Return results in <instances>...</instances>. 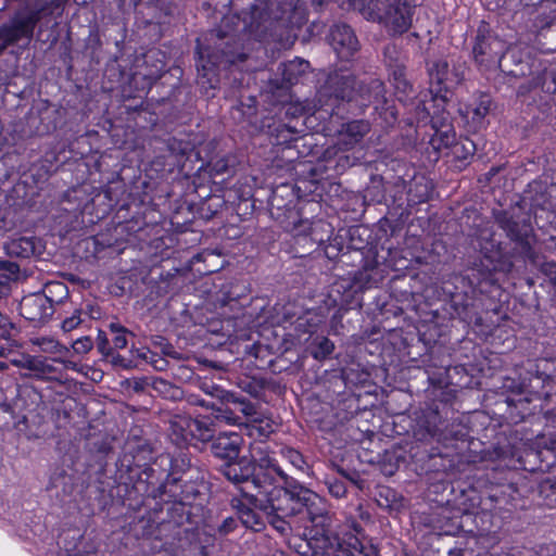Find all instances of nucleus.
<instances>
[{"label":"nucleus","instance_id":"obj_1","mask_svg":"<svg viewBox=\"0 0 556 556\" xmlns=\"http://www.w3.org/2000/svg\"><path fill=\"white\" fill-rule=\"evenodd\" d=\"M253 483L256 493L249 495V502L266 516L273 514L293 516L301 513L302 507H305L314 527V530H305L303 533L307 545L314 549V554L320 549L330 555V552L326 549L329 516L326 504L318 494L303 486H294L292 490L276 486L268 472L264 473V480L258 477L254 478Z\"/></svg>","mask_w":556,"mask_h":556},{"label":"nucleus","instance_id":"obj_2","mask_svg":"<svg viewBox=\"0 0 556 556\" xmlns=\"http://www.w3.org/2000/svg\"><path fill=\"white\" fill-rule=\"evenodd\" d=\"M352 4L365 18L382 23L393 34H403L412 26L415 5L408 0H388L383 12L379 0H352Z\"/></svg>","mask_w":556,"mask_h":556},{"label":"nucleus","instance_id":"obj_3","mask_svg":"<svg viewBox=\"0 0 556 556\" xmlns=\"http://www.w3.org/2000/svg\"><path fill=\"white\" fill-rule=\"evenodd\" d=\"M428 73L430 79V92L432 94V105L426 106L429 115L432 117H444L442 114L448 108L450 89L460 83L462 77L458 73L448 68V63L445 60L437 59L429 63Z\"/></svg>","mask_w":556,"mask_h":556},{"label":"nucleus","instance_id":"obj_4","mask_svg":"<svg viewBox=\"0 0 556 556\" xmlns=\"http://www.w3.org/2000/svg\"><path fill=\"white\" fill-rule=\"evenodd\" d=\"M506 50L505 43L497 37H478L473 54L480 64L498 65Z\"/></svg>","mask_w":556,"mask_h":556},{"label":"nucleus","instance_id":"obj_5","mask_svg":"<svg viewBox=\"0 0 556 556\" xmlns=\"http://www.w3.org/2000/svg\"><path fill=\"white\" fill-rule=\"evenodd\" d=\"M36 22L37 16L30 14L27 16H17L12 21L11 25L2 27L0 29V51L21 38H29Z\"/></svg>","mask_w":556,"mask_h":556},{"label":"nucleus","instance_id":"obj_6","mask_svg":"<svg viewBox=\"0 0 556 556\" xmlns=\"http://www.w3.org/2000/svg\"><path fill=\"white\" fill-rule=\"evenodd\" d=\"M329 38L333 50L341 59H349L358 49V41L353 30L345 24L334 25Z\"/></svg>","mask_w":556,"mask_h":556},{"label":"nucleus","instance_id":"obj_7","mask_svg":"<svg viewBox=\"0 0 556 556\" xmlns=\"http://www.w3.org/2000/svg\"><path fill=\"white\" fill-rule=\"evenodd\" d=\"M224 475L228 480L235 483H247L244 492H247L249 489L248 484H251L255 488V484L253 483L254 478L258 477L261 480H264V475L262 476L261 472L255 473V466L248 459H240L239 462L227 463L224 466Z\"/></svg>","mask_w":556,"mask_h":556},{"label":"nucleus","instance_id":"obj_8","mask_svg":"<svg viewBox=\"0 0 556 556\" xmlns=\"http://www.w3.org/2000/svg\"><path fill=\"white\" fill-rule=\"evenodd\" d=\"M241 437L238 433H222L214 441L213 453L220 458L235 459L239 455Z\"/></svg>","mask_w":556,"mask_h":556},{"label":"nucleus","instance_id":"obj_9","mask_svg":"<svg viewBox=\"0 0 556 556\" xmlns=\"http://www.w3.org/2000/svg\"><path fill=\"white\" fill-rule=\"evenodd\" d=\"M491 100L486 96L480 97L475 103L468 106L465 111L459 109V113L466 118L470 119L476 126L481 125L482 121L489 113Z\"/></svg>","mask_w":556,"mask_h":556},{"label":"nucleus","instance_id":"obj_10","mask_svg":"<svg viewBox=\"0 0 556 556\" xmlns=\"http://www.w3.org/2000/svg\"><path fill=\"white\" fill-rule=\"evenodd\" d=\"M8 249L11 254L29 257L37 251V240L35 238L21 237L11 241Z\"/></svg>","mask_w":556,"mask_h":556},{"label":"nucleus","instance_id":"obj_11","mask_svg":"<svg viewBox=\"0 0 556 556\" xmlns=\"http://www.w3.org/2000/svg\"><path fill=\"white\" fill-rule=\"evenodd\" d=\"M239 519L242 525L252 530H260L263 526L262 517L253 508L243 506L239 509Z\"/></svg>","mask_w":556,"mask_h":556},{"label":"nucleus","instance_id":"obj_12","mask_svg":"<svg viewBox=\"0 0 556 556\" xmlns=\"http://www.w3.org/2000/svg\"><path fill=\"white\" fill-rule=\"evenodd\" d=\"M307 67L308 63L300 59H295L287 64H283L282 75L285 80L291 84L294 79H296V76L304 73Z\"/></svg>","mask_w":556,"mask_h":556},{"label":"nucleus","instance_id":"obj_13","mask_svg":"<svg viewBox=\"0 0 556 556\" xmlns=\"http://www.w3.org/2000/svg\"><path fill=\"white\" fill-rule=\"evenodd\" d=\"M111 331L114 333L113 344L116 350H123L127 345L126 330L116 324L110 325Z\"/></svg>","mask_w":556,"mask_h":556},{"label":"nucleus","instance_id":"obj_14","mask_svg":"<svg viewBox=\"0 0 556 556\" xmlns=\"http://www.w3.org/2000/svg\"><path fill=\"white\" fill-rule=\"evenodd\" d=\"M252 428L258 431L261 437H267L274 431V425L268 418L253 417L251 419Z\"/></svg>","mask_w":556,"mask_h":556},{"label":"nucleus","instance_id":"obj_15","mask_svg":"<svg viewBox=\"0 0 556 556\" xmlns=\"http://www.w3.org/2000/svg\"><path fill=\"white\" fill-rule=\"evenodd\" d=\"M199 55H200V63H199V71L202 72L201 76H202V79L204 78H207V81L211 84V86L213 87V78L210 76L211 73H213L214 71V67H215V63H212L210 60H205V55H204V52L202 51L201 48H199Z\"/></svg>","mask_w":556,"mask_h":556},{"label":"nucleus","instance_id":"obj_16","mask_svg":"<svg viewBox=\"0 0 556 556\" xmlns=\"http://www.w3.org/2000/svg\"><path fill=\"white\" fill-rule=\"evenodd\" d=\"M333 348V343L329 339L321 338L318 342L317 349L314 351V357L325 358L332 353Z\"/></svg>","mask_w":556,"mask_h":556},{"label":"nucleus","instance_id":"obj_17","mask_svg":"<svg viewBox=\"0 0 556 556\" xmlns=\"http://www.w3.org/2000/svg\"><path fill=\"white\" fill-rule=\"evenodd\" d=\"M368 129V125L364 122H352L348 124L346 131L352 135L355 140H357V137H362Z\"/></svg>","mask_w":556,"mask_h":556},{"label":"nucleus","instance_id":"obj_18","mask_svg":"<svg viewBox=\"0 0 556 556\" xmlns=\"http://www.w3.org/2000/svg\"><path fill=\"white\" fill-rule=\"evenodd\" d=\"M286 516L273 514L270 516H267L269 522L273 525V527L278 530L280 533H285L288 529L287 522L283 520Z\"/></svg>","mask_w":556,"mask_h":556},{"label":"nucleus","instance_id":"obj_19","mask_svg":"<svg viewBox=\"0 0 556 556\" xmlns=\"http://www.w3.org/2000/svg\"><path fill=\"white\" fill-rule=\"evenodd\" d=\"M90 552H87L84 548V542L79 541L78 543H75L73 547H67L65 553L61 556H88Z\"/></svg>","mask_w":556,"mask_h":556},{"label":"nucleus","instance_id":"obj_20","mask_svg":"<svg viewBox=\"0 0 556 556\" xmlns=\"http://www.w3.org/2000/svg\"><path fill=\"white\" fill-rule=\"evenodd\" d=\"M394 80H395V88L397 90L405 92L406 89L408 88V84H407L406 79L404 78V75L401 71L394 72Z\"/></svg>","mask_w":556,"mask_h":556},{"label":"nucleus","instance_id":"obj_21","mask_svg":"<svg viewBox=\"0 0 556 556\" xmlns=\"http://www.w3.org/2000/svg\"><path fill=\"white\" fill-rule=\"evenodd\" d=\"M511 264L506 261H497L492 265L491 270L494 271H509Z\"/></svg>","mask_w":556,"mask_h":556},{"label":"nucleus","instance_id":"obj_22","mask_svg":"<svg viewBox=\"0 0 556 556\" xmlns=\"http://www.w3.org/2000/svg\"><path fill=\"white\" fill-rule=\"evenodd\" d=\"M74 349L76 351H88L91 349V341L89 339H81V340H77L75 343H74Z\"/></svg>","mask_w":556,"mask_h":556},{"label":"nucleus","instance_id":"obj_23","mask_svg":"<svg viewBox=\"0 0 556 556\" xmlns=\"http://www.w3.org/2000/svg\"><path fill=\"white\" fill-rule=\"evenodd\" d=\"M80 323V318L77 317V316H73L71 318H67L64 320L63 323V329L64 330H72L74 329L75 327H77Z\"/></svg>","mask_w":556,"mask_h":556},{"label":"nucleus","instance_id":"obj_24","mask_svg":"<svg viewBox=\"0 0 556 556\" xmlns=\"http://www.w3.org/2000/svg\"><path fill=\"white\" fill-rule=\"evenodd\" d=\"M330 492L339 497L344 493V490L341 484H336L330 488Z\"/></svg>","mask_w":556,"mask_h":556},{"label":"nucleus","instance_id":"obj_25","mask_svg":"<svg viewBox=\"0 0 556 556\" xmlns=\"http://www.w3.org/2000/svg\"><path fill=\"white\" fill-rule=\"evenodd\" d=\"M28 301H33L36 304H41L45 301V299L42 296H36L34 299H29Z\"/></svg>","mask_w":556,"mask_h":556},{"label":"nucleus","instance_id":"obj_26","mask_svg":"<svg viewBox=\"0 0 556 556\" xmlns=\"http://www.w3.org/2000/svg\"><path fill=\"white\" fill-rule=\"evenodd\" d=\"M201 437H202V439H203V440H205V439L210 438V437H211L210 430H208V429H206V430H205V433L201 434Z\"/></svg>","mask_w":556,"mask_h":556},{"label":"nucleus","instance_id":"obj_27","mask_svg":"<svg viewBox=\"0 0 556 556\" xmlns=\"http://www.w3.org/2000/svg\"><path fill=\"white\" fill-rule=\"evenodd\" d=\"M251 410H252V407L251 406H247L243 412L245 413V415H251Z\"/></svg>","mask_w":556,"mask_h":556},{"label":"nucleus","instance_id":"obj_28","mask_svg":"<svg viewBox=\"0 0 556 556\" xmlns=\"http://www.w3.org/2000/svg\"><path fill=\"white\" fill-rule=\"evenodd\" d=\"M267 465H268V467H269V468H271V470H274V471H277V472H278V469L274 466V464H271V462H270V460H268Z\"/></svg>","mask_w":556,"mask_h":556},{"label":"nucleus","instance_id":"obj_29","mask_svg":"<svg viewBox=\"0 0 556 556\" xmlns=\"http://www.w3.org/2000/svg\"><path fill=\"white\" fill-rule=\"evenodd\" d=\"M27 363H28V367L29 368H34L35 367V361L34 359H30Z\"/></svg>","mask_w":556,"mask_h":556},{"label":"nucleus","instance_id":"obj_30","mask_svg":"<svg viewBox=\"0 0 556 556\" xmlns=\"http://www.w3.org/2000/svg\"><path fill=\"white\" fill-rule=\"evenodd\" d=\"M468 143L470 144L471 148H473V142L468 141Z\"/></svg>","mask_w":556,"mask_h":556}]
</instances>
